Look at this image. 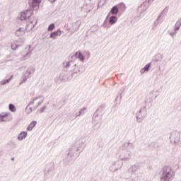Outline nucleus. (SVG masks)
Wrapping results in <instances>:
<instances>
[{
  "label": "nucleus",
  "instance_id": "1",
  "mask_svg": "<svg viewBox=\"0 0 181 181\" xmlns=\"http://www.w3.org/2000/svg\"><path fill=\"white\" fill-rule=\"evenodd\" d=\"M33 16V11L32 9H28L21 13L20 16L17 17L18 21H28L26 25L27 30H32L36 26L37 20Z\"/></svg>",
  "mask_w": 181,
  "mask_h": 181
},
{
  "label": "nucleus",
  "instance_id": "2",
  "mask_svg": "<svg viewBox=\"0 0 181 181\" xmlns=\"http://www.w3.org/2000/svg\"><path fill=\"white\" fill-rule=\"evenodd\" d=\"M175 177V173L169 167H164L160 177V181H172V179Z\"/></svg>",
  "mask_w": 181,
  "mask_h": 181
},
{
  "label": "nucleus",
  "instance_id": "3",
  "mask_svg": "<svg viewBox=\"0 0 181 181\" xmlns=\"http://www.w3.org/2000/svg\"><path fill=\"white\" fill-rule=\"evenodd\" d=\"M33 73H35V69H33V67H29L20 79V84L26 83L28 78H30V77L33 76Z\"/></svg>",
  "mask_w": 181,
  "mask_h": 181
},
{
  "label": "nucleus",
  "instance_id": "4",
  "mask_svg": "<svg viewBox=\"0 0 181 181\" xmlns=\"http://www.w3.org/2000/svg\"><path fill=\"white\" fill-rule=\"evenodd\" d=\"M41 0H29L28 4L30 9L37 11L40 6Z\"/></svg>",
  "mask_w": 181,
  "mask_h": 181
},
{
  "label": "nucleus",
  "instance_id": "5",
  "mask_svg": "<svg viewBox=\"0 0 181 181\" xmlns=\"http://www.w3.org/2000/svg\"><path fill=\"white\" fill-rule=\"evenodd\" d=\"M44 100L45 98H42V96L37 97L30 103V105L35 104L34 106V108L35 109L39 108V106L42 105V103H43Z\"/></svg>",
  "mask_w": 181,
  "mask_h": 181
},
{
  "label": "nucleus",
  "instance_id": "6",
  "mask_svg": "<svg viewBox=\"0 0 181 181\" xmlns=\"http://www.w3.org/2000/svg\"><path fill=\"white\" fill-rule=\"evenodd\" d=\"M25 30H26L25 28H20L15 32V35L17 36V37H21V36H23V35H25Z\"/></svg>",
  "mask_w": 181,
  "mask_h": 181
},
{
  "label": "nucleus",
  "instance_id": "7",
  "mask_svg": "<svg viewBox=\"0 0 181 181\" xmlns=\"http://www.w3.org/2000/svg\"><path fill=\"white\" fill-rule=\"evenodd\" d=\"M28 136V132H21L18 136V141H23L25 138Z\"/></svg>",
  "mask_w": 181,
  "mask_h": 181
},
{
  "label": "nucleus",
  "instance_id": "8",
  "mask_svg": "<svg viewBox=\"0 0 181 181\" xmlns=\"http://www.w3.org/2000/svg\"><path fill=\"white\" fill-rule=\"evenodd\" d=\"M62 35V31L61 30H57L51 33L50 37L52 39H55L57 36H60Z\"/></svg>",
  "mask_w": 181,
  "mask_h": 181
},
{
  "label": "nucleus",
  "instance_id": "9",
  "mask_svg": "<svg viewBox=\"0 0 181 181\" xmlns=\"http://www.w3.org/2000/svg\"><path fill=\"white\" fill-rule=\"evenodd\" d=\"M36 124H37V122L33 121L27 127V131H32L35 127H36Z\"/></svg>",
  "mask_w": 181,
  "mask_h": 181
},
{
  "label": "nucleus",
  "instance_id": "10",
  "mask_svg": "<svg viewBox=\"0 0 181 181\" xmlns=\"http://www.w3.org/2000/svg\"><path fill=\"white\" fill-rule=\"evenodd\" d=\"M75 57L77 59H80L81 60V62H83V60H84V55H83V54H81V52H78L75 54Z\"/></svg>",
  "mask_w": 181,
  "mask_h": 181
},
{
  "label": "nucleus",
  "instance_id": "11",
  "mask_svg": "<svg viewBox=\"0 0 181 181\" xmlns=\"http://www.w3.org/2000/svg\"><path fill=\"white\" fill-rule=\"evenodd\" d=\"M149 67H151V64H147L144 69L141 70V74H144L145 71H149Z\"/></svg>",
  "mask_w": 181,
  "mask_h": 181
},
{
  "label": "nucleus",
  "instance_id": "12",
  "mask_svg": "<svg viewBox=\"0 0 181 181\" xmlns=\"http://www.w3.org/2000/svg\"><path fill=\"white\" fill-rule=\"evenodd\" d=\"M11 47L12 50H16V49H18L19 45H18V42H15L14 41L13 43H11Z\"/></svg>",
  "mask_w": 181,
  "mask_h": 181
},
{
  "label": "nucleus",
  "instance_id": "13",
  "mask_svg": "<svg viewBox=\"0 0 181 181\" xmlns=\"http://www.w3.org/2000/svg\"><path fill=\"white\" fill-rule=\"evenodd\" d=\"M112 15H117L118 13V7L117 6H115L110 11Z\"/></svg>",
  "mask_w": 181,
  "mask_h": 181
},
{
  "label": "nucleus",
  "instance_id": "14",
  "mask_svg": "<svg viewBox=\"0 0 181 181\" xmlns=\"http://www.w3.org/2000/svg\"><path fill=\"white\" fill-rule=\"evenodd\" d=\"M117 17H115V16H111V17L110 18L109 22H110V23L111 25H114V23H115L117 22Z\"/></svg>",
  "mask_w": 181,
  "mask_h": 181
},
{
  "label": "nucleus",
  "instance_id": "15",
  "mask_svg": "<svg viewBox=\"0 0 181 181\" xmlns=\"http://www.w3.org/2000/svg\"><path fill=\"white\" fill-rule=\"evenodd\" d=\"M8 108L11 112H15V111H16V107H15V105L12 103L9 104Z\"/></svg>",
  "mask_w": 181,
  "mask_h": 181
},
{
  "label": "nucleus",
  "instance_id": "16",
  "mask_svg": "<svg viewBox=\"0 0 181 181\" xmlns=\"http://www.w3.org/2000/svg\"><path fill=\"white\" fill-rule=\"evenodd\" d=\"M8 117V113H4V115H0V122H4L6 121L5 117Z\"/></svg>",
  "mask_w": 181,
  "mask_h": 181
},
{
  "label": "nucleus",
  "instance_id": "17",
  "mask_svg": "<svg viewBox=\"0 0 181 181\" xmlns=\"http://www.w3.org/2000/svg\"><path fill=\"white\" fill-rule=\"evenodd\" d=\"M11 80H12V76L8 79L1 81V86H5V84H8V83H9Z\"/></svg>",
  "mask_w": 181,
  "mask_h": 181
},
{
  "label": "nucleus",
  "instance_id": "18",
  "mask_svg": "<svg viewBox=\"0 0 181 181\" xmlns=\"http://www.w3.org/2000/svg\"><path fill=\"white\" fill-rule=\"evenodd\" d=\"M14 42H16L19 45V47H22V46H23V44L25 43L23 42V40H22L21 39H19V40H16Z\"/></svg>",
  "mask_w": 181,
  "mask_h": 181
},
{
  "label": "nucleus",
  "instance_id": "19",
  "mask_svg": "<svg viewBox=\"0 0 181 181\" xmlns=\"http://www.w3.org/2000/svg\"><path fill=\"white\" fill-rule=\"evenodd\" d=\"M54 29V24H51L49 27H48V30L49 32H52V30H53Z\"/></svg>",
  "mask_w": 181,
  "mask_h": 181
},
{
  "label": "nucleus",
  "instance_id": "20",
  "mask_svg": "<svg viewBox=\"0 0 181 181\" xmlns=\"http://www.w3.org/2000/svg\"><path fill=\"white\" fill-rule=\"evenodd\" d=\"M46 110V107H43L41 108L40 112H45V110Z\"/></svg>",
  "mask_w": 181,
  "mask_h": 181
},
{
  "label": "nucleus",
  "instance_id": "21",
  "mask_svg": "<svg viewBox=\"0 0 181 181\" xmlns=\"http://www.w3.org/2000/svg\"><path fill=\"white\" fill-rule=\"evenodd\" d=\"M49 1H51L52 3L56 2V0H49Z\"/></svg>",
  "mask_w": 181,
  "mask_h": 181
},
{
  "label": "nucleus",
  "instance_id": "22",
  "mask_svg": "<svg viewBox=\"0 0 181 181\" xmlns=\"http://www.w3.org/2000/svg\"><path fill=\"white\" fill-rule=\"evenodd\" d=\"M32 112V107H30V112Z\"/></svg>",
  "mask_w": 181,
  "mask_h": 181
},
{
  "label": "nucleus",
  "instance_id": "23",
  "mask_svg": "<svg viewBox=\"0 0 181 181\" xmlns=\"http://www.w3.org/2000/svg\"><path fill=\"white\" fill-rule=\"evenodd\" d=\"M175 30H179V27L175 28Z\"/></svg>",
  "mask_w": 181,
  "mask_h": 181
},
{
  "label": "nucleus",
  "instance_id": "24",
  "mask_svg": "<svg viewBox=\"0 0 181 181\" xmlns=\"http://www.w3.org/2000/svg\"><path fill=\"white\" fill-rule=\"evenodd\" d=\"M11 160H15V158H11Z\"/></svg>",
  "mask_w": 181,
  "mask_h": 181
},
{
  "label": "nucleus",
  "instance_id": "25",
  "mask_svg": "<svg viewBox=\"0 0 181 181\" xmlns=\"http://www.w3.org/2000/svg\"><path fill=\"white\" fill-rule=\"evenodd\" d=\"M28 49H30V45L28 46Z\"/></svg>",
  "mask_w": 181,
  "mask_h": 181
},
{
  "label": "nucleus",
  "instance_id": "26",
  "mask_svg": "<svg viewBox=\"0 0 181 181\" xmlns=\"http://www.w3.org/2000/svg\"><path fill=\"white\" fill-rule=\"evenodd\" d=\"M29 105H30V103H29V105H28V107H29Z\"/></svg>",
  "mask_w": 181,
  "mask_h": 181
},
{
  "label": "nucleus",
  "instance_id": "27",
  "mask_svg": "<svg viewBox=\"0 0 181 181\" xmlns=\"http://www.w3.org/2000/svg\"><path fill=\"white\" fill-rule=\"evenodd\" d=\"M27 54H29V52H28Z\"/></svg>",
  "mask_w": 181,
  "mask_h": 181
}]
</instances>
